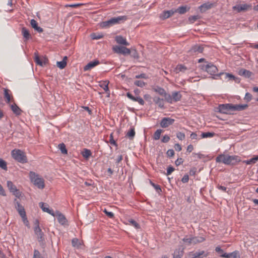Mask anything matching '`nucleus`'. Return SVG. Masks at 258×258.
<instances>
[{"label":"nucleus","mask_w":258,"mask_h":258,"mask_svg":"<svg viewBox=\"0 0 258 258\" xmlns=\"http://www.w3.org/2000/svg\"><path fill=\"white\" fill-rule=\"evenodd\" d=\"M248 107L247 104H223L218 106L219 112L223 114H231L233 111H241Z\"/></svg>","instance_id":"f257e3e1"},{"label":"nucleus","mask_w":258,"mask_h":258,"mask_svg":"<svg viewBox=\"0 0 258 258\" xmlns=\"http://www.w3.org/2000/svg\"><path fill=\"white\" fill-rule=\"evenodd\" d=\"M240 157L236 155L230 156L221 154L216 158L217 162H222L226 165H235L240 162Z\"/></svg>","instance_id":"f03ea898"},{"label":"nucleus","mask_w":258,"mask_h":258,"mask_svg":"<svg viewBox=\"0 0 258 258\" xmlns=\"http://www.w3.org/2000/svg\"><path fill=\"white\" fill-rule=\"evenodd\" d=\"M128 19L127 16H120L117 17H113L110 19L103 21L100 23L102 28H107L115 24L123 23Z\"/></svg>","instance_id":"7ed1b4c3"},{"label":"nucleus","mask_w":258,"mask_h":258,"mask_svg":"<svg viewBox=\"0 0 258 258\" xmlns=\"http://www.w3.org/2000/svg\"><path fill=\"white\" fill-rule=\"evenodd\" d=\"M31 181L40 189H43L45 187L44 180L34 172L30 171L29 173Z\"/></svg>","instance_id":"20e7f679"},{"label":"nucleus","mask_w":258,"mask_h":258,"mask_svg":"<svg viewBox=\"0 0 258 258\" xmlns=\"http://www.w3.org/2000/svg\"><path fill=\"white\" fill-rule=\"evenodd\" d=\"M12 157L17 161L25 163L27 162V158L25 153L19 149H14L11 152Z\"/></svg>","instance_id":"39448f33"},{"label":"nucleus","mask_w":258,"mask_h":258,"mask_svg":"<svg viewBox=\"0 0 258 258\" xmlns=\"http://www.w3.org/2000/svg\"><path fill=\"white\" fill-rule=\"evenodd\" d=\"M202 69L210 75L214 76L213 78L214 79H217V77H219L217 76L218 74H217L218 71V68L211 62H208L206 65H203L202 66Z\"/></svg>","instance_id":"423d86ee"},{"label":"nucleus","mask_w":258,"mask_h":258,"mask_svg":"<svg viewBox=\"0 0 258 258\" xmlns=\"http://www.w3.org/2000/svg\"><path fill=\"white\" fill-rule=\"evenodd\" d=\"M34 231L35 235H37V238L39 242H42L44 240V233L42 231L40 227H39V220L36 219L34 221Z\"/></svg>","instance_id":"0eeeda50"},{"label":"nucleus","mask_w":258,"mask_h":258,"mask_svg":"<svg viewBox=\"0 0 258 258\" xmlns=\"http://www.w3.org/2000/svg\"><path fill=\"white\" fill-rule=\"evenodd\" d=\"M7 186L10 191L13 193L16 197L19 198L21 196V193L18 189H17L16 186L13 184L11 181H7Z\"/></svg>","instance_id":"6e6552de"},{"label":"nucleus","mask_w":258,"mask_h":258,"mask_svg":"<svg viewBox=\"0 0 258 258\" xmlns=\"http://www.w3.org/2000/svg\"><path fill=\"white\" fill-rule=\"evenodd\" d=\"M170 99L169 101H166L168 103H172L173 102H177L181 100L182 95L180 92L174 91L172 93V95L169 94Z\"/></svg>","instance_id":"1a4fd4ad"},{"label":"nucleus","mask_w":258,"mask_h":258,"mask_svg":"<svg viewBox=\"0 0 258 258\" xmlns=\"http://www.w3.org/2000/svg\"><path fill=\"white\" fill-rule=\"evenodd\" d=\"M113 49L114 52L122 54L123 55L129 54L131 53L130 49L124 46L116 45L113 47Z\"/></svg>","instance_id":"9d476101"},{"label":"nucleus","mask_w":258,"mask_h":258,"mask_svg":"<svg viewBox=\"0 0 258 258\" xmlns=\"http://www.w3.org/2000/svg\"><path fill=\"white\" fill-rule=\"evenodd\" d=\"M153 90L159 95L164 96L166 101H169L170 99L169 94L167 93L164 88L157 86L153 88Z\"/></svg>","instance_id":"9b49d317"},{"label":"nucleus","mask_w":258,"mask_h":258,"mask_svg":"<svg viewBox=\"0 0 258 258\" xmlns=\"http://www.w3.org/2000/svg\"><path fill=\"white\" fill-rule=\"evenodd\" d=\"M175 120L170 117H163L160 123L161 127L163 128L168 127L174 122Z\"/></svg>","instance_id":"f8f14e48"},{"label":"nucleus","mask_w":258,"mask_h":258,"mask_svg":"<svg viewBox=\"0 0 258 258\" xmlns=\"http://www.w3.org/2000/svg\"><path fill=\"white\" fill-rule=\"evenodd\" d=\"M251 5H248L247 4H240L237 5L234 7H233V9L234 10L237 11L238 12H240L242 11H246L249 9H251Z\"/></svg>","instance_id":"ddd939ff"},{"label":"nucleus","mask_w":258,"mask_h":258,"mask_svg":"<svg viewBox=\"0 0 258 258\" xmlns=\"http://www.w3.org/2000/svg\"><path fill=\"white\" fill-rule=\"evenodd\" d=\"M15 207L19 213L20 216L24 215L26 214V212L24 207L20 204V203L15 199L14 201Z\"/></svg>","instance_id":"4468645a"},{"label":"nucleus","mask_w":258,"mask_h":258,"mask_svg":"<svg viewBox=\"0 0 258 258\" xmlns=\"http://www.w3.org/2000/svg\"><path fill=\"white\" fill-rule=\"evenodd\" d=\"M222 75L224 76L225 79H228V80H233L235 81V82L237 83L240 82V79L239 78L236 77L232 74L229 73H220L217 76H221Z\"/></svg>","instance_id":"2eb2a0df"},{"label":"nucleus","mask_w":258,"mask_h":258,"mask_svg":"<svg viewBox=\"0 0 258 258\" xmlns=\"http://www.w3.org/2000/svg\"><path fill=\"white\" fill-rule=\"evenodd\" d=\"M209 253L208 251L199 250L191 254L190 258H205L209 255Z\"/></svg>","instance_id":"dca6fc26"},{"label":"nucleus","mask_w":258,"mask_h":258,"mask_svg":"<svg viewBox=\"0 0 258 258\" xmlns=\"http://www.w3.org/2000/svg\"><path fill=\"white\" fill-rule=\"evenodd\" d=\"M55 217L57 218L58 222L61 225H64L67 222V220L64 215L61 214L59 211L55 212Z\"/></svg>","instance_id":"f3484780"},{"label":"nucleus","mask_w":258,"mask_h":258,"mask_svg":"<svg viewBox=\"0 0 258 258\" xmlns=\"http://www.w3.org/2000/svg\"><path fill=\"white\" fill-rule=\"evenodd\" d=\"M203 50L204 48L202 45L196 44L191 47L190 49L189 50V52L191 54H194L195 53H202L203 52Z\"/></svg>","instance_id":"a211bd4d"},{"label":"nucleus","mask_w":258,"mask_h":258,"mask_svg":"<svg viewBox=\"0 0 258 258\" xmlns=\"http://www.w3.org/2000/svg\"><path fill=\"white\" fill-rule=\"evenodd\" d=\"M127 97L133 101L138 102L140 105H143L145 104L144 100L140 97H134L131 93L127 92Z\"/></svg>","instance_id":"6ab92c4d"},{"label":"nucleus","mask_w":258,"mask_h":258,"mask_svg":"<svg viewBox=\"0 0 258 258\" xmlns=\"http://www.w3.org/2000/svg\"><path fill=\"white\" fill-rule=\"evenodd\" d=\"M175 13L173 10L164 11L160 15V18L162 20H165L172 16Z\"/></svg>","instance_id":"aec40b11"},{"label":"nucleus","mask_w":258,"mask_h":258,"mask_svg":"<svg viewBox=\"0 0 258 258\" xmlns=\"http://www.w3.org/2000/svg\"><path fill=\"white\" fill-rule=\"evenodd\" d=\"M99 63L100 62L98 60H95L90 61L88 63H87V65L84 67V70L85 71H89Z\"/></svg>","instance_id":"412c9836"},{"label":"nucleus","mask_w":258,"mask_h":258,"mask_svg":"<svg viewBox=\"0 0 258 258\" xmlns=\"http://www.w3.org/2000/svg\"><path fill=\"white\" fill-rule=\"evenodd\" d=\"M154 103L162 109H164V103L163 99H161L159 97L155 96L153 98Z\"/></svg>","instance_id":"4be33fe9"},{"label":"nucleus","mask_w":258,"mask_h":258,"mask_svg":"<svg viewBox=\"0 0 258 258\" xmlns=\"http://www.w3.org/2000/svg\"><path fill=\"white\" fill-rule=\"evenodd\" d=\"M115 39L118 44H122L125 46L129 45V43L126 41V39L123 37L122 36H116Z\"/></svg>","instance_id":"5701e85b"},{"label":"nucleus","mask_w":258,"mask_h":258,"mask_svg":"<svg viewBox=\"0 0 258 258\" xmlns=\"http://www.w3.org/2000/svg\"><path fill=\"white\" fill-rule=\"evenodd\" d=\"M252 73L250 71L244 69H241L238 71V75L249 78L251 77Z\"/></svg>","instance_id":"b1692460"},{"label":"nucleus","mask_w":258,"mask_h":258,"mask_svg":"<svg viewBox=\"0 0 258 258\" xmlns=\"http://www.w3.org/2000/svg\"><path fill=\"white\" fill-rule=\"evenodd\" d=\"M187 68L186 66L183 64H178L176 66V67L174 69V72L176 74H178L180 72L184 73Z\"/></svg>","instance_id":"393cba45"},{"label":"nucleus","mask_w":258,"mask_h":258,"mask_svg":"<svg viewBox=\"0 0 258 258\" xmlns=\"http://www.w3.org/2000/svg\"><path fill=\"white\" fill-rule=\"evenodd\" d=\"M190 9L189 7L187 6H182L178 7L177 9L174 10L175 13H178L180 14H184L188 11Z\"/></svg>","instance_id":"a878e982"},{"label":"nucleus","mask_w":258,"mask_h":258,"mask_svg":"<svg viewBox=\"0 0 258 258\" xmlns=\"http://www.w3.org/2000/svg\"><path fill=\"white\" fill-rule=\"evenodd\" d=\"M213 6V4L210 3L203 4L200 6L199 9L202 13L205 12L206 11L211 9Z\"/></svg>","instance_id":"bb28decb"},{"label":"nucleus","mask_w":258,"mask_h":258,"mask_svg":"<svg viewBox=\"0 0 258 258\" xmlns=\"http://www.w3.org/2000/svg\"><path fill=\"white\" fill-rule=\"evenodd\" d=\"M30 24L32 27L37 32L41 33L43 31V30L42 28L38 26V23L34 19L31 20Z\"/></svg>","instance_id":"cd10ccee"},{"label":"nucleus","mask_w":258,"mask_h":258,"mask_svg":"<svg viewBox=\"0 0 258 258\" xmlns=\"http://www.w3.org/2000/svg\"><path fill=\"white\" fill-rule=\"evenodd\" d=\"M22 34L23 36L24 41H27L31 37V35L28 30L25 27H23L22 28Z\"/></svg>","instance_id":"c85d7f7f"},{"label":"nucleus","mask_w":258,"mask_h":258,"mask_svg":"<svg viewBox=\"0 0 258 258\" xmlns=\"http://www.w3.org/2000/svg\"><path fill=\"white\" fill-rule=\"evenodd\" d=\"M109 83V82L108 81H105L100 83L99 84V86L101 87L106 93L108 94V96L110 95V91L108 88Z\"/></svg>","instance_id":"c756f323"},{"label":"nucleus","mask_w":258,"mask_h":258,"mask_svg":"<svg viewBox=\"0 0 258 258\" xmlns=\"http://www.w3.org/2000/svg\"><path fill=\"white\" fill-rule=\"evenodd\" d=\"M11 108L14 113H15L17 115H20L22 112L21 109L16 105V104L14 103L11 105Z\"/></svg>","instance_id":"7c9ffc66"},{"label":"nucleus","mask_w":258,"mask_h":258,"mask_svg":"<svg viewBox=\"0 0 258 258\" xmlns=\"http://www.w3.org/2000/svg\"><path fill=\"white\" fill-rule=\"evenodd\" d=\"M205 240V238L203 237H192V244H196L198 243H201Z\"/></svg>","instance_id":"2f4dec72"},{"label":"nucleus","mask_w":258,"mask_h":258,"mask_svg":"<svg viewBox=\"0 0 258 258\" xmlns=\"http://www.w3.org/2000/svg\"><path fill=\"white\" fill-rule=\"evenodd\" d=\"M135 136V131L134 127H131L126 134V136L132 140Z\"/></svg>","instance_id":"473e14b6"},{"label":"nucleus","mask_w":258,"mask_h":258,"mask_svg":"<svg viewBox=\"0 0 258 258\" xmlns=\"http://www.w3.org/2000/svg\"><path fill=\"white\" fill-rule=\"evenodd\" d=\"M258 161V155L255 156L253 158L250 159L249 160L243 161V162L246 164H252L255 163Z\"/></svg>","instance_id":"72a5a7b5"},{"label":"nucleus","mask_w":258,"mask_h":258,"mask_svg":"<svg viewBox=\"0 0 258 258\" xmlns=\"http://www.w3.org/2000/svg\"><path fill=\"white\" fill-rule=\"evenodd\" d=\"M163 132V130L161 129L157 130L154 134L153 138L154 140H158L161 136V134Z\"/></svg>","instance_id":"f704fd0d"},{"label":"nucleus","mask_w":258,"mask_h":258,"mask_svg":"<svg viewBox=\"0 0 258 258\" xmlns=\"http://www.w3.org/2000/svg\"><path fill=\"white\" fill-rule=\"evenodd\" d=\"M34 55H35V57H34V60H35V62L38 65L40 66H43V62L42 61V60L40 59L38 54V53L37 52H35L34 53Z\"/></svg>","instance_id":"c9c22d12"},{"label":"nucleus","mask_w":258,"mask_h":258,"mask_svg":"<svg viewBox=\"0 0 258 258\" xmlns=\"http://www.w3.org/2000/svg\"><path fill=\"white\" fill-rule=\"evenodd\" d=\"M215 135V134L214 133L204 132L202 133L201 137L202 138H212Z\"/></svg>","instance_id":"e433bc0d"},{"label":"nucleus","mask_w":258,"mask_h":258,"mask_svg":"<svg viewBox=\"0 0 258 258\" xmlns=\"http://www.w3.org/2000/svg\"><path fill=\"white\" fill-rule=\"evenodd\" d=\"M103 37V34L99 33H93L91 34V38L93 40H98Z\"/></svg>","instance_id":"4c0bfd02"},{"label":"nucleus","mask_w":258,"mask_h":258,"mask_svg":"<svg viewBox=\"0 0 258 258\" xmlns=\"http://www.w3.org/2000/svg\"><path fill=\"white\" fill-rule=\"evenodd\" d=\"M150 183L158 194H160L162 192L161 188L159 185L155 184L151 180H150Z\"/></svg>","instance_id":"58836bf2"},{"label":"nucleus","mask_w":258,"mask_h":258,"mask_svg":"<svg viewBox=\"0 0 258 258\" xmlns=\"http://www.w3.org/2000/svg\"><path fill=\"white\" fill-rule=\"evenodd\" d=\"M183 255V251L179 249L176 250L173 254V258H181Z\"/></svg>","instance_id":"ea45409f"},{"label":"nucleus","mask_w":258,"mask_h":258,"mask_svg":"<svg viewBox=\"0 0 258 258\" xmlns=\"http://www.w3.org/2000/svg\"><path fill=\"white\" fill-rule=\"evenodd\" d=\"M58 148L62 154H67L68 151L66 149V145L63 143L58 145Z\"/></svg>","instance_id":"a19ab883"},{"label":"nucleus","mask_w":258,"mask_h":258,"mask_svg":"<svg viewBox=\"0 0 258 258\" xmlns=\"http://www.w3.org/2000/svg\"><path fill=\"white\" fill-rule=\"evenodd\" d=\"M200 19V16L199 15L191 16L188 18V21L190 23H194L197 20Z\"/></svg>","instance_id":"79ce46f5"},{"label":"nucleus","mask_w":258,"mask_h":258,"mask_svg":"<svg viewBox=\"0 0 258 258\" xmlns=\"http://www.w3.org/2000/svg\"><path fill=\"white\" fill-rule=\"evenodd\" d=\"M9 90L8 89H5L4 90V96L6 99V102L7 103H9L11 100L10 95L9 93Z\"/></svg>","instance_id":"37998d69"},{"label":"nucleus","mask_w":258,"mask_h":258,"mask_svg":"<svg viewBox=\"0 0 258 258\" xmlns=\"http://www.w3.org/2000/svg\"><path fill=\"white\" fill-rule=\"evenodd\" d=\"M82 155L84 157L88 158L91 155V151L89 149H84Z\"/></svg>","instance_id":"c03bdc74"},{"label":"nucleus","mask_w":258,"mask_h":258,"mask_svg":"<svg viewBox=\"0 0 258 258\" xmlns=\"http://www.w3.org/2000/svg\"><path fill=\"white\" fill-rule=\"evenodd\" d=\"M67 66V61L66 60H62L57 62V66L60 69H64Z\"/></svg>","instance_id":"a18cd8bd"},{"label":"nucleus","mask_w":258,"mask_h":258,"mask_svg":"<svg viewBox=\"0 0 258 258\" xmlns=\"http://www.w3.org/2000/svg\"><path fill=\"white\" fill-rule=\"evenodd\" d=\"M0 167L4 170H7V162L1 158H0Z\"/></svg>","instance_id":"49530a36"},{"label":"nucleus","mask_w":258,"mask_h":258,"mask_svg":"<svg viewBox=\"0 0 258 258\" xmlns=\"http://www.w3.org/2000/svg\"><path fill=\"white\" fill-rule=\"evenodd\" d=\"M32 258H44V257L41 255L38 250L34 249Z\"/></svg>","instance_id":"de8ad7c7"},{"label":"nucleus","mask_w":258,"mask_h":258,"mask_svg":"<svg viewBox=\"0 0 258 258\" xmlns=\"http://www.w3.org/2000/svg\"><path fill=\"white\" fill-rule=\"evenodd\" d=\"M39 206L44 212H46L49 211V208L48 207V205H45L44 203L40 202L39 203Z\"/></svg>","instance_id":"09e8293b"},{"label":"nucleus","mask_w":258,"mask_h":258,"mask_svg":"<svg viewBox=\"0 0 258 258\" xmlns=\"http://www.w3.org/2000/svg\"><path fill=\"white\" fill-rule=\"evenodd\" d=\"M134 84L138 87H143L146 85V83L141 80H136L134 82Z\"/></svg>","instance_id":"8fccbe9b"},{"label":"nucleus","mask_w":258,"mask_h":258,"mask_svg":"<svg viewBox=\"0 0 258 258\" xmlns=\"http://www.w3.org/2000/svg\"><path fill=\"white\" fill-rule=\"evenodd\" d=\"M21 218L22 219V221H23L24 224L25 225V226L29 227V222L27 218L26 214H25L24 215L21 216Z\"/></svg>","instance_id":"3c124183"},{"label":"nucleus","mask_w":258,"mask_h":258,"mask_svg":"<svg viewBox=\"0 0 258 258\" xmlns=\"http://www.w3.org/2000/svg\"><path fill=\"white\" fill-rule=\"evenodd\" d=\"M128 222L131 224L132 226L135 227L136 229L140 228V225L134 220L131 219L128 220Z\"/></svg>","instance_id":"603ef678"},{"label":"nucleus","mask_w":258,"mask_h":258,"mask_svg":"<svg viewBox=\"0 0 258 258\" xmlns=\"http://www.w3.org/2000/svg\"><path fill=\"white\" fill-rule=\"evenodd\" d=\"M182 240L184 243L187 244L188 245H190L191 244H192V237L188 238L187 237V236H186L184 238H183Z\"/></svg>","instance_id":"864d4df0"},{"label":"nucleus","mask_w":258,"mask_h":258,"mask_svg":"<svg viewBox=\"0 0 258 258\" xmlns=\"http://www.w3.org/2000/svg\"><path fill=\"white\" fill-rule=\"evenodd\" d=\"M176 137L179 140L182 141L185 139V134L182 132H178L176 134Z\"/></svg>","instance_id":"5fc2aeb1"},{"label":"nucleus","mask_w":258,"mask_h":258,"mask_svg":"<svg viewBox=\"0 0 258 258\" xmlns=\"http://www.w3.org/2000/svg\"><path fill=\"white\" fill-rule=\"evenodd\" d=\"M110 139H109V143L110 144L115 146L116 147L117 146V144H116L115 140L113 139V133H111L110 135L109 136Z\"/></svg>","instance_id":"6e6d98bb"},{"label":"nucleus","mask_w":258,"mask_h":258,"mask_svg":"<svg viewBox=\"0 0 258 258\" xmlns=\"http://www.w3.org/2000/svg\"><path fill=\"white\" fill-rule=\"evenodd\" d=\"M230 258H240L239 252L237 251H234L230 253Z\"/></svg>","instance_id":"4d7b16f0"},{"label":"nucleus","mask_w":258,"mask_h":258,"mask_svg":"<svg viewBox=\"0 0 258 258\" xmlns=\"http://www.w3.org/2000/svg\"><path fill=\"white\" fill-rule=\"evenodd\" d=\"M252 95L249 93H246L244 97V100L247 102H249L252 99Z\"/></svg>","instance_id":"13d9d810"},{"label":"nucleus","mask_w":258,"mask_h":258,"mask_svg":"<svg viewBox=\"0 0 258 258\" xmlns=\"http://www.w3.org/2000/svg\"><path fill=\"white\" fill-rule=\"evenodd\" d=\"M103 212L109 218H113L114 217V214L112 212H109L105 209L104 210Z\"/></svg>","instance_id":"bf43d9fd"},{"label":"nucleus","mask_w":258,"mask_h":258,"mask_svg":"<svg viewBox=\"0 0 258 258\" xmlns=\"http://www.w3.org/2000/svg\"><path fill=\"white\" fill-rule=\"evenodd\" d=\"M170 138V137L168 135H165L163 137L162 139H161V142L163 143H167L169 141Z\"/></svg>","instance_id":"052dcab7"},{"label":"nucleus","mask_w":258,"mask_h":258,"mask_svg":"<svg viewBox=\"0 0 258 258\" xmlns=\"http://www.w3.org/2000/svg\"><path fill=\"white\" fill-rule=\"evenodd\" d=\"M189 180V176L187 174H185L182 178L181 179V181L183 183H187Z\"/></svg>","instance_id":"680f3d73"},{"label":"nucleus","mask_w":258,"mask_h":258,"mask_svg":"<svg viewBox=\"0 0 258 258\" xmlns=\"http://www.w3.org/2000/svg\"><path fill=\"white\" fill-rule=\"evenodd\" d=\"M174 170V168L172 166H169L167 169L166 175H170L173 171Z\"/></svg>","instance_id":"e2e57ef3"},{"label":"nucleus","mask_w":258,"mask_h":258,"mask_svg":"<svg viewBox=\"0 0 258 258\" xmlns=\"http://www.w3.org/2000/svg\"><path fill=\"white\" fill-rule=\"evenodd\" d=\"M168 156L171 157L174 156V151L173 149H169L166 153Z\"/></svg>","instance_id":"0e129e2a"},{"label":"nucleus","mask_w":258,"mask_h":258,"mask_svg":"<svg viewBox=\"0 0 258 258\" xmlns=\"http://www.w3.org/2000/svg\"><path fill=\"white\" fill-rule=\"evenodd\" d=\"M183 162V160L181 158H178L175 162V164L176 166H179L180 164H182Z\"/></svg>","instance_id":"69168bd1"},{"label":"nucleus","mask_w":258,"mask_h":258,"mask_svg":"<svg viewBox=\"0 0 258 258\" xmlns=\"http://www.w3.org/2000/svg\"><path fill=\"white\" fill-rule=\"evenodd\" d=\"M215 251L218 252V253H219L220 254V255L222 254V253H224V251L223 249H222L221 248V247H220L219 246H217L215 248Z\"/></svg>","instance_id":"338daca9"},{"label":"nucleus","mask_w":258,"mask_h":258,"mask_svg":"<svg viewBox=\"0 0 258 258\" xmlns=\"http://www.w3.org/2000/svg\"><path fill=\"white\" fill-rule=\"evenodd\" d=\"M190 138L192 140H197L198 139V135L196 133H192L190 135Z\"/></svg>","instance_id":"774afa93"}]
</instances>
